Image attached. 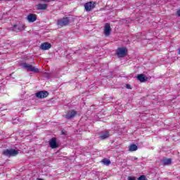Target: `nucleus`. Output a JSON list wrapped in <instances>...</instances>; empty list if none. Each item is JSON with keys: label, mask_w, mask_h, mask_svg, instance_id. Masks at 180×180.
<instances>
[{"label": "nucleus", "mask_w": 180, "mask_h": 180, "mask_svg": "<svg viewBox=\"0 0 180 180\" xmlns=\"http://www.w3.org/2000/svg\"><path fill=\"white\" fill-rule=\"evenodd\" d=\"M18 154H19V152L15 149H6L3 151V155L6 157H15Z\"/></svg>", "instance_id": "obj_2"}, {"label": "nucleus", "mask_w": 180, "mask_h": 180, "mask_svg": "<svg viewBox=\"0 0 180 180\" xmlns=\"http://www.w3.org/2000/svg\"><path fill=\"white\" fill-rule=\"evenodd\" d=\"M137 78L140 82H146V81H147V78H146V76L143 74L138 75Z\"/></svg>", "instance_id": "obj_15"}, {"label": "nucleus", "mask_w": 180, "mask_h": 180, "mask_svg": "<svg viewBox=\"0 0 180 180\" xmlns=\"http://www.w3.org/2000/svg\"><path fill=\"white\" fill-rule=\"evenodd\" d=\"M176 13H177V16L180 17V10L177 11Z\"/></svg>", "instance_id": "obj_23"}, {"label": "nucleus", "mask_w": 180, "mask_h": 180, "mask_svg": "<svg viewBox=\"0 0 180 180\" xmlns=\"http://www.w3.org/2000/svg\"><path fill=\"white\" fill-rule=\"evenodd\" d=\"M68 25H70V18L67 17L59 19L57 21V26L60 29H61V27H63V26H67Z\"/></svg>", "instance_id": "obj_1"}, {"label": "nucleus", "mask_w": 180, "mask_h": 180, "mask_svg": "<svg viewBox=\"0 0 180 180\" xmlns=\"http://www.w3.org/2000/svg\"><path fill=\"white\" fill-rule=\"evenodd\" d=\"M115 54L117 56V57H119V58H123V57H126L127 54V48H118Z\"/></svg>", "instance_id": "obj_3"}, {"label": "nucleus", "mask_w": 180, "mask_h": 180, "mask_svg": "<svg viewBox=\"0 0 180 180\" xmlns=\"http://www.w3.org/2000/svg\"><path fill=\"white\" fill-rule=\"evenodd\" d=\"M128 180H136V179L131 176H129Z\"/></svg>", "instance_id": "obj_21"}, {"label": "nucleus", "mask_w": 180, "mask_h": 180, "mask_svg": "<svg viewBox=\"0 0 180 180\" xmlns=\"http://www.w3.org/2000/svg\"><path fill=\"white\" fill-rule=\"evenodd\" d=\"M108 137H109V131H105V133L100 136V139L105 140V139H108Z\"/></svg>", "instance_id": "obj_16"}, {"label": "nucleus", "mask_w": 180, "mask_h": 180, "mask_svg": "<svg viewBox=\"0 0 180 180\" xmlns=\"http://www.w3.org/2000/svg\"><path fill=\"white\" fill-rule=\"evenodd\" d=\"M38 11H46L47 9V4H39L36 6Z\"/></svg>", "instance_id": "obj_12"}, {"label": "nucleus", "mask_w": 180, "mask_h": 180, "mask_svg": "<svg viewBox=\"0 0 180 180\" xmlns=\"http://www.w3.org/2000/svg\"><path fill=\"white\" fill-rule=\"evenodd\" d=\"M41 50H49V49H51V44L48 42L42 43L40 46Z\"/></svg>", "instance_id": "obj_11"}, {"label": "nucleus", "mask_w": 180, "mask_h": 180, "mask_svg": "<svg viewBox=\"0 0 180 180\" xmlns=\"http://www.w3.org/2000/svg\"><path fill=\"white\" fill-rule=\"evenodd\" d=\"M112 32V28L110 27V24L105 23L104 27V34L106 37H109L110 36V33Z\"/></svg>", "instance_id": "obj_7"}, {"label": "nucleus", "mask_w": 180, "mask_h": 180, "mask_svg": "<svg viewBox=\"0 0 180 180\" xmlns=\"http://www.w3.org/2000/svg\"><path fill=\"white\" fill-rule=\"evenodd\" d=\"M78 112L75 110H72L70 112H68L66 113V115H65V119H74V117H75V116H77V114Z\"/></svg>", "instance_id": "obj_8"}, {"label": "nucleus", "mask_w": 180, "mask_h": 180, "mask_svg": "<svg viewBox=\"0 0 180 180\" xmlns=\"http://www.w3.org/2000/svg\"><path fill=\"white\" fill-rule=\"evenodd\" d=\"M22 67L24 68L27 71L31 72H39V69L34 68L33 65L24 63L22 64Z\"/></svg>", "instance_id": "obj_4"}, {"label": "nucleus", "mask_w": 180, "mask_h": 180, "mask_svg": "<svg viewBox=\"0 0 180 180\" xmlns=\"http://www.w3.org/2000/svg\"><path fill=\"white\" fill-rule=\"evenodd\" d=\"M162 164L164 166L171 165V164H172V159H171V158L163 159Z\"/></svg>", "instance_id": "obj_14"}, {"label": "nucleus", "mask_w": 180, "mask_h": 180, "mask_svg": "<svg viewBox=\"0 0 180 180\" xmlns=\"http://www.w3.org/2000/svg\"><path fill=\"white\" fill-rule=\"evenodd\" d=\"M134 160H137V158H134Z\"/></svg>", "instance_id": "obj_25"}, {"label": "nucleus", "mask_w": 180, "mask_h": 180, "mask_svg": "<svg viewBox=\"0 0 180 180\" xmlns=\"http://www.w3.org/2000/svg\"><path fill=\"white\" fill-rule=\"evenodd\" d=\"M138 180H147L145 175H141L138 178Z\"/></svg>", "instance_id": "obj_19"}, {"label": "nucleus", "mask_w": 180, "mask_h": 180, "mask_svg": "<svg viewBox=\"0 0 180 180\" xmlns=\"http://www.w3.org/2000/svg\"><path fill=\"white\" fill-rule=\"evenodd\" d=\"M13 30H14V32H19V30H25V25H14Z\"/></svg>", "instance_id": "obj_13"}, {"label": "nucleus", "mask_w": 180, "mask_h": 180, "mask_svg": "<svg viewBox=\"0 0 180 180\" xmlns=\"http://www.w3.org/2000/svg\"><path fill=\"white\" fill-rule=\"evenodd\" d=\"M137 146L136 144H131L129 146V151H137Z\"/></svg>", "instance_id": "obj_17"}, {"label": "nucleus", "mask_w": 180, "mask_h": 180, "mask_svg": "<svg viewBox=\"0 0 180 180\" xmlns=\"http://www.w3.org/2000/svg\"><path fill=\"white\" fill-rule=\"evenodd\" d=\"M43 1L44 2H50V1H56V0H41Z\"/></svg>", "instance_id": "obj_22"}, {"label": "nucleus", "mask_w": 180, "mask_h": 180, "mask_svg": "<svg viewBox=\"0 0 180 180\" xmlns=\"http://www.w3.org/2000/svg\"><path fill=\"white\" fill-rule=\"evenodd\" d=\"M102 164L104 165H110V160L109 159L104 158L101 160Z\"/></svg>", "instance_id": "obj_18"}, {"label": "nucleus", "mask_w": 180, "mask_h": 180, "mask_svg": "<svg viewBox=\"0 0 180 180\" xmlns=\"http://www.w3.org/2000/svg\"><path fill=\"white\" fill-rule=\"evenodd\" d=\"M95 5H96V3L89 1L84 4V8L86 9V12H91V11H94V9H95Z\"/></svg>", "instance_id": "obj_5"}, {"label": "nucleus", "mask_w": 180, "mask_h": 180, "mask_svg": "<svg viewBox=\"0 0 180 180\" xmlns=\"http://www.w3.org/2000/svg\"><path fill=\"white\" fill-rule=\"evenodd\" d=\"M126 88H127V89H131V86H130V84H127V85H126Z\"/></svg>", "instance_id": "obj_20"}, {"label": "nucleus", "mask_w": 180, "mask_h": 180, "mask_svg": "<svg viewBox=\"0 0 180 180\" xmlns=\"http://www.w3.org/2000/svg\"><path fill=\"white\" fill-rule=\"evenodd\" d=\"M27 20H28L30 23H33V22L37 20V15L36 14L30 13L27 16Z\"/></svg>", "instance_id": "obj_9"}, {"label": "nucleus", "mask_w": 180, "mask_h": 180, "mask_svg": "<svg viewBox=\"0 0 180 180\" xmlns=\"http://www.w3.org/2000/svg\"><path fill=\"white\" fill-rule=\"evenodd\" d=\"M177 54H179V55H180V48H179V51H178V52H177Z\"/></svg>", "instance_id": "obj_24"}, {"label": "nucleus", "mask_w": 180, "mask_h": 180, "mask_svg": "<svg viewBox=\"0 0 180 180\" xmlns=\"http://www.w3.org/2000/svg\"><path fill=\"white\" fill-rule=\"evenodd\" d=\"M35 96L39 99H44L49 96V91H40L35 94Z\"/></svg>", "instance_id": "obj_6"}, {"label": "nucleus", "mask_w": 180, "mask_h": 180, "mask_svg": "<svg viewBox=\"0 0 180 180\" xmlns=\"http://www.w3.org/2000/svg\"><path fill=\"white\" fill-rule=\"evenodd\" d=\"M49 146L51 148H58V143H57V139L56 137L52 138L49 141Z\"/></svg>", "instance_id": "obj_10"}]
</instances>
